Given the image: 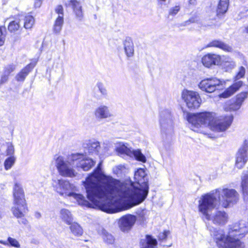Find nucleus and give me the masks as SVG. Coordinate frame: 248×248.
<instances>
[{
	"mask_svg": "<svg viewBox=\"0 0 248 248\" xmlns=\"http://www.w3.org/2000/svg\"><path fill=\"white\" fill-rule=\"evenodd\" d=\"M55 13L58 15L57 17H62L63 18V9L62 5H59L55 9Z\"/></svg>",
	"mask_w": 248,
	"mask_h": 248,
	"instance_id": "nucleus-41",
	"label": "nucleus"
},
{
	"mask_svg": "<svg viewBox=\"0 0 248 248\" xmlns=\"http://www.w3.org/2000/svg\"><path fill=\"white\" fill-rule=\"evenodd\" d=\"M20 27V20L16 19L10 22L8 26V30L11 32H15L17 31Z\"/></svg>",
	"mask_w": 248,
	"mask_h": 248,
	"instance_id": "nucleus-31",
	"label": "nucleus"
},
{
	"mask_svg": "<svg viewBox=\"0 0 248 248\" xmlns=\"http://www.w3.org/2000/svg\"><path fill=\"white\" fill-rule=\"evenodd\" d=\"M117 151L121 155H125L130 157L134 156L135 159L142 162H145L146 158L145 155L142 154L140 150H132L127 146V144H120L117 148Z\"/></svg>",
	"mask_w": 248,
	"mask_h": 248,
	"instance_id": "nucleus-12",
	"label": "nucleus"
},
{
	"mask_svg": "<svg viewBox=\"0 0 248 248\" xmlns=\"http://www.w3.org/2000/svg\"><path fill=\"white\" fill-rule=\"evenodd\" d=\"M63 63L60 58L59 57L57 59L54 60L53 68L55 71L62 70L63 69Z\"/></svg>",
	"mask_w": 248,
	"mask_h": 248,
	"instance_id": "nucleus-36",
	"label": "nucleus"
},
{
	"mask_svg": "<svg viewBox=\"0 0 248 248\" xmlns=\"http://www.w3.org/2000/svg\"><path fill=\"white\" fill-rule=\"evenodd\" d=\"M66 6H72L76 17L81 20L83 17L82 6L80 3L76 0H71L65 4Z\"/></svg>",
	"mask_w": 248,
	"mask_h": 248,
	"instance_id": "nucleus-19",
	"label": "nucleus"
},
{
	"mask_svg": "<svg viewBox=\"0 0 248 248\" xmlns=\"http://www.w3.org/2000/svg\"><path fill=\"white\" fill-rule=\"evenodd\" d=\"M216 204V198L213 194H205L199 201V211L203 218L212 220L214 224L223 225L228 219V216L225 212L217 211L214 214H211Z\"/></svg>",
	"mask_w": 248,
	"mask_h": 248,
	"instance_id": "nucleus-5",
	"label": "nucleus"
},
{
	"mask_svg": "<svg viewBox=\"0 0 248 248\" xmlns=\"http://www.w3.org/2000/svg\"><path fill=\"white\" fill-rule=\"evenodd\" d=\"M70 225L69 229L71 233L75 236H80L83 233V229L76 222H71Z\"/></svg>",
	"mask_w": 248,
	"mask_h": 248,
	"instance_id": "nucleus-25",
	"label": "nucleus"
},
{
	"mask_svg": "<svg viewBox=\"0 0 248 248\" xmlns=\"http://www.w3.org/2000/svg\"><path fill=\"white\" fill-rule=\"evenodd\" d=\"M85 154H98L100 153L101 147L99 142L97 141L90 140L84 144Z\"/></svg>",
	"mask_w": 248,
	"mask_h": 248,
	"instance_id": "nucleus-18",
	"label": "nucleus"
},
{
	"mask_svg": "<svg viewBox=\"0 0 248 248\" xmlns=\"http://www.w3.org/2000/svg\"><path fill=\"white\" fill-rule=\"evenodd\" d=\"M70 159L72 162H75L76 168H80L84 171L89 170L95 164L93 159L86 157L83 154H72Z\"/></svg>",
	"mask_w": 248,
	"mask_h": 248,
	"instance_id": "nucleus-9",
	"label": "nucleus"
},
{
	"mask_svg": "<svg viewBox=\"0 0 248 248\" xmlns=\"http://www.w3.org/2000/svg\"><path fill=\"white\" fill-rule=\"evenodd\" d=\"M182 98L189 108L195 109L200 106L202 100L196 92L185 90L182 93Z\"/></svg>",
	"mask_w": 248,
	"mask_h": 248,
	"instance_id": "nucleus-10",
	"label": "nucleus"
},
{
	"mask_svg": "<svg viewBox=\"0 0 248 248\" xmlns=\"http://www.w3.org/2000/svg\"><path fill=\"white\" fill-rule=\"evenodd\" d=\"M190 24H191V23L189 22V19L182 23L181 24H180V26H187L188 25H189Z\"/></svg>",
	"mask_w": 248,
	"mask_h": 248,
	"instance_id": "nucleus-52",
	"label": "nucleus"
},
{
	"mask_svg": "<svg viewBox=\"0 0 248 248\" xmlns=\"http://www.w3.org/2000/svg\"><path fill=\"white\" fill-rule=\"evenodd\" d=\"M248 94L247 92L241 93L236 96L235 101L242 106L244 101L248 98Z\"/></svg>",
	"mask_w": 248,
	"mask_h": 248,
	"instance_id": "nucleus-37",
	"label": "nucleus"
},
{
	"mask_svg": "<svg viewBox=\"0 0 248 248\" xmlns=\"http://www.w3.org/2000/svg\"><path fill=\"white\" fill-rule=\"evenodd\" d=\"M180 10V7L179 6H176L170 10L169 13L171 15H176Z\"/></svg>",
	"mask_w": 248,
	"mask_h": 248,
	"instance_id": "nucleus-45",
	"label": "nucleus"
},
{
	"mask_svg": "<svg viewBox=\"0 0 248 248\" xmlns=\"http://www.w3.org/2000/svg\"><path fill=\"white\" fill-rule=\"evenodd\" d=\"M207 46L217 47L227 52H231L232 50L231 46L219 40L211 41L208 44Z\"/></svg>",
	"mask_w": 248,
	"mask_h": 248,
	"instance_id": "nucleus-24",
	"label": "nucleus"
},
{
	"mask_svg": "<svg viewBox=\"0 0 248 248\" xmlns=\"http://www.w3.org/2000/svg\"><path fill=\"white\" fill-rule=\"evenodd\" d=\"M94 115L99 122L109 119L113 116L109 107L105 105H100L96 108L94 111Z\"/></svg>",
	"mask_w": 248,
	"mask_h": 248,
	"instance_id": "nucleus-15",
	"label": "nucleus"
},
{
	"mask_svg": "<svg viewBox=\"0 0 248 248\" xmlns=\"http://www.w3.org/2000/svg\"><path fill=\"white\" fill-rule=\"evenodd\" d=\"M6 36V28L4 26H0V36Z\"/></svg>",
	"mask_w": 248,
	"mask_h": 248,
	"instance_id": "nucleus-48",
	"label": "nucleus"
},
{
	"mask_svg": "<svg viewBox=\"0 0 248 248\" xmlns=\"http://www.w3.org/2000/svg\"><path fill=\"white\" fill-rule=\"evenodd\" d=\"M233 117L232 115L216 119L211 112H204L197 114H189L187 120L190 128L194 131L206 134L204 127H209L215 132H223L231 124Z\"/></svg>",
	"mask_w": 248,
	"mask_h": 248,
	"instance_id": "nucleus-2",
	"label": "nucleus"
},
{
	"mask_svg": "<svg viewBox=\"0 0 248 248\" xmlns=\"http://www.w3.org/2000/svg\"><path fill=\"white\" fill-rule=\"evenodd\" d=\"M102 237L104 242L108 244H112L114 242L113 236L107 232H103Z\"/></svg>",
	"mask_w": 248,
	"mask_h": 248,
	"instance_id": "nucleus-35",
	"label": "nucleus"
},
{
	"mask_svg": "<svg viewBox=\"0 0 248 248\" xmlns=\"http://www.w3.org/2000/svg\"><path fill=\"white\" fill-rule=\"evenodd\" d=\"M241 1H242L243 0H241Z\"/></svg>",
	"mask_w": 248,
	"mask_h": 248,
	"instance_id": "nucleus-56",
	"label": "nucleus"
},
{
	"mask_svg": "<svg viewBox=\"0 0 248 248\" xmlns=\"http://www.w3.org/2000/svg\"><path fill=\"white\" fill-rule=\"evenodd\" d=\"M134 179L135 183L124 184L106 175L102 171L101 161L85 184L88 197L108 213L129 209L142 202L148 193L145 170L138 169Z\"/></svg>",
	"mask_w": 248,
	"mask_h": 248,
	"instance_id": "nucleus-1",
	"label": "nucleus"
},
{
	"mask_svg": "<svg viewBox=\"0 0 248 248\" xmlns=\"http://www.w3.org/2000/svg\"><path fill=\"white\" fill-rule=\"evenodd\" d=\"M209 194H213L216 197V202L217 197L220 204L224 208L236 203L239 200V194L234 189L218 188Z\"/></svg>",
	"mask_w": 248,
	"mask_h": 248,
	"instance_id": "nucleus-8",
	"label": "nucleus"
},
{
	"mask_svg": "<svg viewBox=\"0 0 248 248\" xmlns=\"http://www.w3.org/2000/svg\"><path fill=\"white\" fill-rule=\"evenodd\" d=\"M189 22L191 23H197L199 21L198 18L197 16H194L190 17L189 19Z\"/></svg>",
	"mask_w": 248,
	"mask_h": 248,
	"instance_id": "nucleus-49",
	"label": "nucleus"
},
{
	"mask_svg": "<svg viewBox=\"0 0 248 248\" xmlns=\"http://www.w3.org/2000/svg\"><path fill=\"white\" fill-rule=\"evenodd\" d=\"M35 217H36V218H40V217H41V214H40V213H39V212H36V213H35Z\"/></svg>",
	"mask_w": 248,
	"mask_h": 248,
	"instance_id": "nucleus-53",
	"label": "nucleus"
},
{
	"mask_svg": "<svg viewBox=\"0 0 248 248\" xmlns=\"http://www.w3.org/2000/svg\"><path fill=\"white\" fill-rule=\"evenodd\" d=\"M228 5L229 0H220L217 11V14L225 13L228 10Z\"/></svg>",
	"mask_w": 248,
	"mask_h": 248,
	"instance_id": "nucleus-30",
	"label": "nucleus"
},
{
	"mask_svg": "<svg viewBox=\"0 0 248 248\" xmlns=\"http://www.w3.org/2000/svg\"><path fill=\"white\" fill-rule=\"evenodd\" d=\"M246 32L248 33V26L246 27Z\"/></svg>",
	"mask_w": 248,
	"mask_h": 248,
	"instance_id": "nucleus-55",
	"label": "nucleus"
},
{
	"mask_svg": "<svg viewBox=\"0 0 248 248\" xmlns=\"http://www.w3.org/2000/svg\"><path fill=\"white\" fill-rule=\"evenodd\" d=\"M169 234L170 232L169 231H165L163 232L160 233L158 236L159 239L160 240L166 239Z\"/></svg>",
	"mask_w": 248,
	"mask_h": 248,
	"instance_id": "nucleus-44",
	"label": "nucleus"
},
{
	"mask_svg": "<svg viewBox=\"0 0 248 248\" xmlns=\"http://www.w3.org/2000/svg\"><path fill=\"white\" fill-rule=\"evenodd\" d=\"M95 169L91 173L86 179V180L83 182V186L85 188L87 194V198L90 201H87L85 197L82 194H77L76 193L77 187L73 184L69 182V181L63 179L54 178L52 179V185L55 191L59 193L60 195L64 197H72L78 202V204L82 206L87 207L88 208H98L103 211L101 207L96 205L95 202L89 198L88 193L85 186V184L88 183V179L94 174Z\"/></svg>",
	"mask_w": 248,
	"mask_h": 248,
	"instance_id": "nucleus-4",
	"label": "nucleus"
},
{
	"mask_svg": "<svg viewBox=\"0 0 248 248\" xmlns=\"http://www.w3.org/2000/svg\"><path fill=\"white\" fill-rule=\"evenodd\" d=\"M124 50L126 56L132 57L134 54V47L132 40L130 37H126L123 42Z\"/></svg>",
	"mask_w": 248,
	"mask_h": 248,
	"instance_id": "nucleus-22",
	"label": "nucleus"
},
{
	"mask_svg": "<svg viewBox=\"0 0 248 248\" xmlns=\"http://www.w3.org/2000/svg\"><path fill=\"white\" fill-rule=\"evenodd\" d=\"M14 206L12 208L13 215L16 218L24 217L28 212L24 191L20 184L16 183L13 189Z\"/></svg>",
	"mask_w": 248,
	"mask_h": 248,
	"instance_id": "nucleus-6",
	"label": "nucleus"
},
{
	"mask_svg": "<svg viewBox=\"0 0 248 248\" xmlns=\"http://www.w3.org/2000/svg\"><path fill=\"white\" fill-rule=\"evenodd\" d=\"M64 23V19L62 17H57L53 26V31L55 34H59L61 31Z\"/></svg>",
	"mask_w": 248,
	"mask_h": 248,
	"instance_id": "nucleus-28",
	"label": "nucleus"
},
{
	"mask_svg": "<svg viewBox=\"0 0 248 248\" xmlns=\"http://www.w3.org/2000/svg\"><path fill=\"white\" fill-rule=\"evenodd\" d=\"M211 235L218 248H244L245 246L240 241L248 232V227L244 224H235L231 227L228 234L225 235L222 230L209 228Z\"/></svg>",
	"mask_w": 248,
	"mask_h": 248,
	"instance_id": "nucleus-3",
	"label": "nucleus"
},
{
	"mask_svg": "<svg viewBox=\"0 0 248 248\" xmlns=\"http://www.w3.org/2000/svg\"><path fill=\"white\" fill-rule=\"evenodd\" d=\"M7 155L14 156L15 153V148L14 145L11 142H8L7 143V149L6 151Z\"/></svg>",
	"mask_w": 248,
	"mask_h": 248,
	"instance_id": "nucleus-39",
	"label": "nucleus"
},
{
	"mask_svg": "<svg viewBox=\"0 0 248 248\" xmlns=\"http://www.w3.org/2000/svg\"><path fill=\"white\" fill-rule=\"evenodd\" d=\"M5 36H0V46H2L5 42Z\"/></svg>",
	"mask_w": 248,
	"mask_h": 248,
	"instance_id": "nucleus-51",
	"label": "nucleus"
},
{
	"mask_svg": "<svg viewBox=\"0 0 248 248\" xmlns=\"http://www.w3.org/2000/svg\"><path fill=\"white\" fill-rule=\"evenodd\" d=\"M0 243L1 244H3L4 245H9V243L8 242H6V241H3V240H0Z\"/></svg>",
	"mask_w": 248,
	"mask_h": 248,
	"instance_id": "nucleus-54",
	"label": "nucleus"
},
{
	"mask_svg": "<svg viewBox=\"0 0 248 248\" xmlns=\"http://www.w3.org/2000/svg\"><path fill=\"white\" fill-rule=\"evenodd\" d=\"M137 214L140 217V220L143 221L144 220L145 213L143 210H138L137 212Z\"/></svg>",
	"mask_w": 248,
	"mask_h": 248,
	"instance_id": "nucleus-46",
	"label": "nucleus"
},
{
	"mask_svg": "<svg viewBox=\"0 0 248 248\" xmlns=\"http://www.w3.org/2000/svg\"><path fill=\"white\" fill-rule=\"evenodd\" d=\"M157 242L151 236L146 235L145 238L142 239L140 242V248H156Z\"/></svg>",
	"mask_w": 248,
	"mask_h": 248,
	"instance_id": "nucleus-20",
	"label": "nucleus"
},
{
	"mask_svg": "<svg viewBox=\"0 0 248 248\" xmlns=\"http://www.w3.org/2000/svg\"><path fill=\"white\" fill-rule=\"evenodd\" d=\"M96 86L97 87L102 95L105 96L108 95L107 90L102 82H97L96 84Z\"/></svg>",
	"mask_w": 248,
	"mask_h": 248,
	"instance_id": "nucleus-38",
	"label": "nucleus"
},
{
	"mask_svg": "<svg viewBox=\"0 0 248 248\" xmlns=\"http://www.w3.org/2000/svg\"><path fill=\"white\" fill-rule=\"evenodd\" d=\"M18 219H19L18 220V222L19 224H23V225H27L28 223V220L25 218L24 217H19V218H18Z\"/></svg>",
	"mask_w": 248,
	"mask_h": 248,
	"instance_id": "nucleus-47",
	"label": "nucleus"
},
{
	"mask_svg": "<svg viewBox=\"0 0 248 248\" xmlns=\"http://www.w3.org/2000/svg\"><path fill=\"white\" fill-rule=\"evenodd\" d=\"M248 149V140H245L236 154L235 165L239 169L242 168L247 161V152Z\"/></svg>",
	"mask_w": 248,
	"mask_h": 248,
	"instance_id": "nucleus-14",
	"label": "nucleus"
},
{
	"mask_svg": "<svg viewBox=\"0 0 248 248\" xmlns=\"http://www.w3.org/2000/svg\"><path fill=\"white\" fill-rule=\"evenodd\" d=\"M161 130L164 133H170L173 128V121L170 112L168 110L161 111L160 115Z\"/></svg>",
	"mask_w": 248,
	"mask_h": 248,
	"instance_id": "nucleus-13",
	"label": "nucleus"
},
{
	"mask_svg": "<svg viewBox=\"0 0 248 248\" xmlns=\"http://www.w3.org/2000/svg\"><path fill=\"white\" fill-rule=\"evenodd\" d=\"M43 0H35L34 2V6L35 8H39Z\"/></svg>",
	"mask_w": 248,
	"mask_h": 248,
	"instance_id": "nucleus-50",
	"label": "nucleus"
},
{
	"mask_svg": "<svg viewBox=\"0 0 248 248\" xmlns=\"http://www.w3.org/2000/svg\"><path fill=\"white\" fill-rule=\"evenodd\" d=\"M16 65L14 64H9L5 67L3 75L1 77V83H4L7 81L9 76L16 69Z\"/></svg>",
	"mask_w": 248,
	"mask_h": 248,
	"instance_id": "nucleus-26",
	"label": "nucleus"
},
{
	"mask_svg": "<svg viewBox=\"0 0 248 248\" xmlns=\"http://www.w3.org/2000/svg\"><path fill=\"white\" fill-rule=\"evenodd\" d=\"M7 241L9 243V245H10L11 246L16 248H20V245L16 239L11 237H9L7 239Z\"/></svg>",
	"mask_w": 248,
	"mask_h": 248,
	"instance_id": "nucleus-40",
	"label": "nucleus"
},
{
	"mask_svg": "<svg viewBox=\"0 0 248 248\" xmlns=\"http://www.w3.org/2000/svg\"><path fill=\"white\" fill-rule=\"evenodd\" d=\"M241 187L244 196H248V175L242 179Z\"/></svg>",
	"mask_w": 248,
	"mask_h": 248,
	"instance_id": "nucleus-34",
	"label": "nucleus"
},
{
	"mask_svg": "<svg viewBox=\"0 0 248 248\" xmlns=\"http://www.w3.org/2000/svg\"><path fill=\"white\" fill-rule=\"evenodd\" d=\"M222 85V81L217 78H207L202 80L198 86L202 91L211 93L218 89Z\"/></svg>",
	"mask_w": 248,
	"mask_h": 248,
	"instance_id": "nucleus-11",
	"label": "nucleus"
},
{
	"mask_svg": "<svg viewBox=\"0 0 248 248\" xmlns=\"http://www.w3.org/2000/svg\"><path fill=\"white\" fill-rule=\"evenodd\" d=\"M137 217L134 215L127 214L123 216L119 222L121 230L123 232L128 231L134 226Z\"/></svg>",
	"mask_w": 248,
	"mask_h": 248,
	"instance_id": "nucleus-16",
	"label": "nucleus"
},
{
	"mask_svg": "<svg viewBox=\"0 0 248 248\" xmlns=\"http://www.w3.org/2000/svg\"><path fill=\"white\" fill-rule=\"evenodd\" d=\"M220 56L215 54L205 55L202 60V64L207 67H210L212 65H218L220 64Z\"/></svg>",
	"mask_w": 248,
	"mask_h": 248,
	"instance_id": "nucleus-17",
	"label": "nucleus"
},
{
	"mask_svg": "<svg viewBox=\"0 0 248 248\" xmlns=\"http://www.w3.org/2000/svg\"><path fill=\"white\" fill-rule=\"evenodd\" d=\"M35 65V63H30L25 67L23 68L16 76V79L17 81L23 82L29 73L32 70Z\"/></svg>",
	"mask_w": 248,
	"mask_h": 248,
	"instance_id": "nucleus-21",
	"label": "nucleus"
},
{
	"mask_svg": "<svg viewBox=\"0 0 248 248\" xmlns=\"http://www.w3.org/2000/svg\"><path fill=\"white\" fill-rule=\"evenodd\" d=\"M16 157L15 156H10L7 158L4 163V168L6 170L10 169L15 164Z\"/></svg>",
	"mask_w": 248,
	"mask_h": 248,
	"instance_id": "nucleus-33",
	"label": "nucleus"
},
{
	"mask_svg": "<svg viewBox=\"0 0 248 248\" xmlns=\"http://www.w3.org/2000/svg\"><path fill=\"white\" fill-rule=\"evenodd\" d=\"M241 107V105L236 101L230 106V109L233 111L238 110Z\"/></svg>",
	"mask_w": 248,
	"mask_h": 248,
	"instance_id": "nucleus-42",
	"label": "nucleus"
},
{
	"mask_svg": "<svg viewBox=\"0 0 248 248\" xmlns=\"http://www.w3.org/2000/svg\"><path fill=\"white\" fill-rule=\"evenodd\" d=\"M70 155L67 159L64 156H55L54 158V165L60 175L65 177L73 178L78 175V172L73 168L75 166V162H72L70 159Z\"/></svg>",
	"mask_w": 248,
	"mask_h": 248,
	"instance_id": "nucleus-7",
	"label": "nucleus"
},
{
	"mask_svg": "<svg viewBox=\"0 0 248 248\" xmlns=\"http://www.w3.org/2000/svg\"><path fill=\"white\" fill-rule=\"evenodd\" d=\"M34 18L31 15H27L24 18V27L26 29H31L34 24Z\"/></svg>",
	"mask_w": 248,
	"mask_h": 248,
	"instance_id": "nucleus-32",
	"label": "nucleus"
},
{
	"mask_svg": "<svg viewBox=\"0 0 248 248\" xmlns=\"http://www.w3.org/2000/svg\"><path fill=\"white\" fill-rule=\"evenodd\" d=\"M221 64L226 71L232 69L235 65L234 62L231 58L225 57H223Z\"/></svg>",
	"mask_w": 248,
	"mask_h": 248,
	"instance_id": "nucleus-29",
	"label": "nucleus"
},
{
	"mask_svg": "<svg viewBox=\"0 0 248 248\" xmlns=\"http://www.w3.org/2000/svg\"><path fill=\"white\" fill-rule=\"evenodd\" d=\"M245 74V69L244 67L241 66L239 68V72L236 75V78L237 79L243 77Z\"/></svg>",
	"mask_w": 248,
	"mask_h": 248,
	"instance_id": "nucleus-43",
	"label": "nucleus"
},
{
	"mask_svg": "<svg viewBox=\"0 0 248 248\" xmlns=\"http://www.w3.org/2000/svg\"><path fill=\"white\" fill-rule=\"evenodd\" d=\"M60 217L67 224H70L73 221L71 212L67 209H62L60 211Z\"/></svg>",
	"mask_w": 248,
	"mask_h": 248,
	"instance_id": "nucleus-27",
	"label": "nucleus"
},
{
	"mask_svg": "<svg viewBox=\"0 0 248 248\" xmlns=\"http://www.w3.org/2000/svg\"><path fill=\"white\" fill-rule=\"evenodd\" d=\"M243 82L239 81L227 88L223 93L219 95L220 97L228 98L235 93L242 86Z\"/></svg>",
	"mask_w": 248,
	"mask_h": 248,
	"instance_id": "nucleus-23",
	"label": "nucleus"
}]
</instances>
